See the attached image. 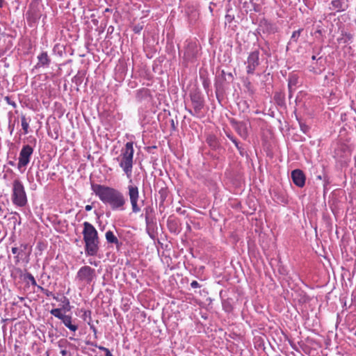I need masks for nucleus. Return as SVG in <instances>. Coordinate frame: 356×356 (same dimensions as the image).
<instances>
[{
  "label": "nucleus",
  "instance_id": "nucleus-35",
  "mask_svg": "<svg viewBox=\"0 0 356 356\" xmlns=\"http://www.w3.org/2000/svg\"><path fill=\"white\" fill-rule=\"evenodd\" d=\"M138 29H135V32H138Z\"/></svg>",
  "mask_w": 356,
  "mask_h": 356
},
{
  "label": "nucleus",
  "instance_id": "nucleus-19",
  "mask_svg": "<svg viewBox=\"0 0 356 356\" xmlns=\"http://www.w3.org/2000/svg\"><path fill=\"white\" fill-rule=\"evenodd\" d=\"M38 288L42 291L43 292L46 296H51L53 297L54 299H55L56 300H58V298L55 296V295L51 292V291H49L47 289H44V288H42V286H38Z\"/></svg>",
  "mask_w": 356,
  "mask_h": 356
},
{
  "label": "nucleus",
  "instance_id": "nucleus-12",
  "mask_svg": "<svg viewBox=\"0 0 356 356\" xmlns=\"http://www.w3.org/2000/svg\"><path fill=\"white\" fill-rule=\"evenodd\" d=\"M332 7L337 12L346 10L348 6L343 0H333L331 2Z\"/></svg>",
  "mask_w": 356,
  "mask_h": 356
},
{
  "label": "nucleus",
  "instance_id": "nucleus-18",
  "mask_svg": "<svg viewBox=\"0 0 356 356\" xmlns=\"http://www.w3.org/2000/svg\"><path fill=\"white\" fill-rule=\"evenodd\" d=\"M22 127L24 130V134H27L29 133V121H27L26 117L22 115L21 117Z\"/></svg>",
  "mask_w": 356,
  "mask_h": 356
},
{
  "label": "nucleus",
  "instance_id": "nucleus-4",
  "mask_svg": "<svg viewBox=\"0 0 356 356\" xmlns=\"http://www.w3.org/2000/svg\"><path fill=\"white\" fill-rule=\"evenodd\" d=\"M12 202L18 207H24L27 204V196L22 182L16 179L13 182Z\"/></svg>",
  "mask_w": 356,
  "mask_h": 356
},
{
  "label": "nucleus",
  "instance_id": "nucleus-24",
  "mask_svg": "<svg viewBox=\"0 0 356 356\" xmlns=\"http://www.w3.org/2000/svg\"><path fill=\"white\" fill-rule=\"evenodd\" d=\"M191 286L193 289H196V288H200V284L197 281H195V280L193 281L191 283Z\"/></svg>",
  "mask_w": 356,
  "mask_h": 356
},
{
  "label": "nucleus",
  "instance_id": "nucleus-14",
  "mask_svg": "<svg viewBox=\"0 0 356 356\" xmlns=\"http://www.w3.org/2000/svg\"><path fill=\"white\" fill-rule=\"evenodd\" d=\"M38 63L39 66H48L50 63V60L49 58L48 54L47 52H42L38 56Z\"/></svg>",
  "mask_w": 356,
  "mask_h": 356
},
{
  "label": "nucleus",
  "instance_id": "nucleus-11",
  "mask_svg": "<svg viewBox=\"0 0 356 356\" xmlns=\"http://www.w3.org/2000/svg\"><path fill=\"white\" fill-rule=\"evenodd\" d=\"M234 128L238 134L243 138H246L248 135L247 124L243 122H234Z\"/></svg>",
  "mask_w": 356,
  "mask_h": 356
},
{
  "label": "nucleus",
  "instance_id": "nucleus-27",
  "mask_svg": "<svg viewBox=\"0 0 356 356\" xmlns=\"http://www.w3.org/2000/svg\"><path fill=\"white\" fill-rule=\"evenodd\" d=\"M67 351L66 350H62L60 351V354L63 355V356H66L67 355Z\"/></svg>",
  "mask_w": 356,
  "mask_h": 356
},
{
  "label": "nucleus",
  "instance_id": "nucleus-20",
  "mask_svg": "<svg viewBox=\"0 0 356 356\" xmlns=\"http://www.w3.org/2000/svg\"><path fill=\"white\" fill-rule=\"evenodd\" d=\"M25 278L29 281L31 284V285L33 286H37V283H36V281H35V279L34 278V277L33 276L32 274L31 273H27L26 275H25Z\"/></svg>",
  "mask_w": 356,
  "mask_h": 356
},
{
  "label": "nucleus",
  "instance_id": "nucleus-32",
  "mask_svg": "<svg viewBox=\"0 0 356 356\" xmlns=\"http://www.w3.org/2000/svg\"><path fill=\"white\" fill-rule=\"evenodd\" d=\"M312 59L314 60H316L317 58H316V56L314 55V56H312Z\"/></svg>",
  "mask_w": 356,
  "mask_h": 356
},
{
  "label": "nucleus",
  "instance_id": "nucleus-29",
  "mask_svg": "<svg viewBox=\"0 0 356 356\" xmlns=\"http://www.w3.org/2000/svg\"><path fill=\"white\" fill-rule=\"evenodd\" d=\"M104 353H105L104 356H108L109 354H111V351L108 349H107Z\"/></svg>",
  "mask_w": 356,
  "mask_h": 356
},
{
  "label": "nucleus",
  "instance_id": "nucleus-33",
  "mask_svg": "<svg viewBox=\"0 0 356 356\" xmlns=\"http://www.w3.org/2000/svg\"><path fill=\"white\" fill-rule=\"evenodd\" d=\"M10 164L13 165L14 163H13V162L11 161V162H10Z\"/></svg>",
  "mask_w": 356,
  "mask_h": 356
},
{
  "label": "nucleus",
  "instance_id": "nucleus-28",
  "mask_svg": "<svg viewBox=\"0 0 356 356\" xmlns=\"http://www.w3.org/2000/svg\"><path fill=\"white\" fill-rule=\"evenodd\" d=\"M90 329L92 330L94 334L96 335V334H97V329L95 327V326L92 325H90Z\"/></svg>",
  "mask_w": 356,
  "mask_h": 356
},
{
  "label": "nucleus",
  "instance_id": "nucleus-7",
  "mask_svg": "<svg viewBox=\"0 0 356 356\" xmlns=\"http://www.w3.org/2000/svg\"><path fill=\"white\" fill-rule=\"evenodd\" d=\"M190 97L193 109L186 110L191 115L198 117L204 107V99L199 92L191 93Z\"/></svg>",
  "mask_w": 356,
  "mask_h": 356
},
{
  "label": "nucleus",
  "instance_id": "nucleus-2",
  "mask_svg": "<svg viewBox=\"0 0 356 356\" xmlns=\"http://www.w3.org/2000/svg\"><path fill=\"white\" fill-rule=\"evenodd\" d=\"M91 189L96 196L111 210L119 211L125 210L127 199L120 191L99 184H92Z\"/></svg>",
  "mask_w": 356,
  "mask_h": 356
},
{
  "label": "nucleus",
  "instance_id": "nucleus-8",
  "mask_svg": "<svg viewBox=\"0 0 356 356\" xmlns=\"http://www.w3.org/2000/svg\"><path fill=\"white\" fill-rule=\"evenodd\" d=\"M50 314L58 319L61 320L62 323L70 331L76 332L78 330V325L72 323V318L70 315H65L61 312V309H52Z\"/></svg>",
  "mask_w": 356,
  "mask_h": 356
},
{
  "label": "nucleus",
  "instance_id": "nucleus-9",
  "mask_svg": "<svg viewBox=\"0 0 356 356\" xmlns=\"http://www.w3.org/2000/svg\"><path fill=\"white\" fill-rule=\"evenodd\" d=\"M246 64V72L248 74H253L257 67L259 65V51L258 50L250 52L248 56Z\"/></svg>",
  "mask_w": 356,
  "mask_h": 356
},
{
  "label": "nucleus",
  "instance_id": "nucleus-16",
  "mask_svg": "<svg viewBox=\"0 0 356 356\" xmlns=\"http://www.w3.org/2000/svg\"><path fill=\"white\" fill-rule=\"evenodd\" d=\"M106 239L109 243H114L117 245H119V241L118 238L114 235L112 231H107L105 234Z\"/></svg>",
  "mask_w": 356,
  "mask_h": 356
},
{
  "label": "nucleus",
  "instance_id": "nucleus-10",
  "mask_svg": "<svg viewBox=\"0 0 356 356\" xmlns=\"http://www.w3.org/2000/svg\"><path fill=\"white\" fill-rule=\"evenodd\" d=\"M291 178L293 183L298 187L304 186L305 184V176L303 172L296 169L291 172Z\"/></svg>",
  "mask_w": 356,
  "mask_h": 356
},
{
  "label": "nucleus",
  "instance_id": "nucleus-15",
  "mask_svg": "<svg viewBox=\"0 0 356 356\" xmlns=\"http://www.w3.org/2000/svg\"><path fill=\"white\" fill-rule=\"evenodd\" d=\"M26 244H22L20 248L13 247L11 249L13 254H16L15 259L17 261H19V257L22 256V252L26 249Z\"/></svg>",
  "mask_w": 356,
  "mask_h": 356
},
{
  "label": "nucleus",
  "instance_id": "nucleus-30",
  "mask_svg": "<svg viewBox=\"0 0 356 356\" xmlns=\"http://www.w3.org/2000/svg\"><path fill=\"white\" fill-rule=\"evenodd\" d=\"M4 4V0H0V8H2Z\"/></svg>",
  "mask_w": 356,
  "mask_h": 356
},
{
  "label": "nucleus",
  "instance_id": "nucleus-26",
  "mask_svg": "<svg viewBox=\"0 0 356 356\" xmlns=\"http://www.w3.org/2000/svg\"><path fill=\"white\" fill-rule=\"evenodd\" d=\"M92 209V206L90 205V204L86 205L85 207V209L87 211H90Z\"/></svg>",
  "mask_w": 356,
  "mask_h": 356
},
{
  "label": "nucleus",
  "instance_id": "nucleus-25",
  "mask_svg": "<svg viewBox=\"0 0 356 356\" xmlns=\"http://www.w3.org/2000/svg\"><path fill=\"white\" fill-rule=\"evenodd\" d=\"M95 347L98 348L99 350H103L104 352L108 349L107 348H105V347L102 346H98L97 344H95Z\"/></svg>",
  "mask_w": 356,
  "mask_h": 356
},
{
  "label": "nucleus",
  "instance_id": "nucleus-13",
  "mask_svg": "<svg viewBox=\"0 0 356 356\" xmlns=\"http://www.w3.org/2000/svg\"><path fill=\"white\" fill-rule=\"evenodd\" d=\"M298 83V77L295 75L292 74L289 78V83H288V87L289 90V97H291L292 90H295V88L296 85Z\"/></svg>",
  "mask_w": 356,
  "mask_h": 356
},
{
  "label": "nucleus",
  "instance_id": "nucleus-6",
  "mask_svg": "<svg viewBox=\"0 0 356 356\" xmlns=\"http://www.w3.org/2000/svg\"><path fill=\"white\" fill-rule=\"evenodd\" d=\"M33 153V149L29 145H25L22 147L18 158L17 168L19 170H22V168L24 170L26 169V166L30 163Z\"/></svg>",
  "mask_w": 356,
  "mask_h": 356
},
{
  "label": "nucleus",
  "instance_id": "nucleus-34",
  "mask_svg": "<svg viewBox=\"0 0 356 356\" xmlns=\"http://www.w3.org/2000/svg\"><path fill=\"white\" fill-rule=\"evenodd\" d=\"M138 29H135V32H138Z\"/></svg>",
  "mask_w": 356,
  "mask_h": 356
},
{
  "label": "nucleus",
  "instance_id": "nucleus-31",
  "mask_svg": "<svg viewBox=\"0 0 356 356\" xmlns=\"http://www.w3.org/2000/svg\"><path fill=\"white\" fill-rule=\"evenodd\" d=\"M88 344L95 346V345L96 343H93V342H90V343H88Z\"/></svg>",
  "mask_w": 356,
  "mask_h": 356
},
{
  "label": "nucleus",
  "instance_id": "nucleus-1",
  "mask_svg": "<svg viewBox=\"0 0 356 356\" xmlns=\"http://www.w3.org/2000/svg\"><path fill=\"white\" fill-rule=\"evenodd\" d=\"M134 143L127 142L124 147L121 149L120 154L117 157L113 158L128 179H130L129 184L127 186V194L131 205V210L134 213H138L140 211L139 206V188L132 183L131 176L134 165Z\"/></svg>",
  "mask_w": 356,
  "mask_h": 356
},
{
  "label": "nucleus",
  "instance_id": "nucleus-17",
  "mask_svg": "<svg viewBox=\"0 0 356 356\" xmlns=\"http://www.w3.org/2000/svg\"><path fill=\"white\" fill-rule=\"evenodd\" d=\"M57 301H60L63 304L62 308H60L61 311L64 310L65 312H70L71 310L72 307L70 306V302L67 297L63 296L60 299L58 298Z\"/></svg>",
  "mask_w": 356,
  "mask_h": 356
},
{
  "label": "nucleus",
  "instance_id": "nucleus-23",
  "mask_svg": "<svg viewBox=\"0 0 356 356\" xmlns=\"http://www.w3.org/2000/svg\"><path fill=\"white\" fill-rule=\"evenodd\" d=\"M227 137L229 138L230 140L232 141V143L235 145V146L239 149V147H238V141L236 140V139L232 136H230V135H227Z\"/></svg>",
  "mask_w": 356,
  "mask_h": 356
},
{
  "label": "nucleus",
  "instance_id": "nucleus-3",
  "mask_svg": "<svg viewBox=\"0 0 356 356\" xmlns=\"http://www.w3.org/2000/svg\"><path fill=\"white\" fill-rule=\"evenodd\" d=\"M83 236L86 244V254L89 256L97 254L99 250L98 233L95 227L88 222H83Z\"/></svg>",
  "mask_w": 356,
  "mask_h": 356
},
{
  "label": "nucleus",
  "instance_id": "nucleus-22",
  "mask_svg": "<svg viewBox=\"0 0 356 356\" xmlns=\"http://www.w3.org/2000/svg\"><path fill=\"white\" fill-rule=\"evenodd\" d=\"M151 208H146L145 209V221L147 224H149V211H152Z\"/></svg>",
  "mask_w": 356,
  "mask_h": 356
},
{
  "label": "nucleus",
  "instance_id": "nucleus-5",
  "mask_svg": "<svg viewBox=\"0 0 356 356\" xmlns=\"http://www.w3.org/2000/svg\"><path fill=\"white\" fill-rule=\"evenodd\" d=\"M96 277L95 270L89 266H83L79 268L76 275V280L84 285H89Z\"/></svg>",
  "mask_w": 356,
  "mask_h": 356
},
{
  "label": "nucleus",
  "instance_id": "nucleus-21",
  "mask_svg": "<svg viewBox=\"0 0 356 356\" xmlns=\"http://www.w3.org/2000/svg\"><path fill=\"white\" fill-rule=\"evenodd\" d=\"M301 31H302V29H299L298 31H293V33H292V35L291 37V40L297 42L298 38L300 37Z\"/></svg>",
  "mask_w": 356,
  "mask_h": 356
}]
</instances>
